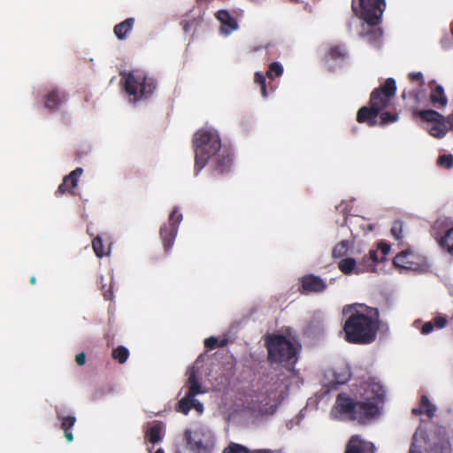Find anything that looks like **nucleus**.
Segmentation results:
<instances>
[{
    "label": "nucleus",
    "instance_id": "09e8293b",
    "mask_svg": "<svg viewBox=\"0 0 453 453\" xmlns=\"http://www.w3.org/2000/svg\"><path fill=\"white\" fill-rule=\"evenodd\" d=\"M30 282H31L32 284H34V283L35 282V276H33V277H31V278H30Z\"/></svg>",
    "mask_w": 453,
    "mask_h": 453
},
{
    "label": "nucleus",
    "instance_id": "2f4dec72",
    "mask_svg": "<svg viewBox=\"0 0 453 453\" xmlns=\"http://www.w3.org/2000/svg\"><path fill=\"white\" fill-rule=\"evenodd\" d=\"M163 428L159 425L153 426L147 432V437L150 443L155 444L162 439Z\"/></svg>",
    "mask_w": 453,
    "mask_h": 453
},
{
    "label": "nucleus",
    "instance_id": "72a5a7b5",
    "mask_svg": "<svg viewBox=\"0 0 453 453\" xmlns=\"http://www.w3.org/2000/svg\"><path fill=\"white\" fill-rule=\"evenodd\" d=\"M437 165L444 169L450 170L453 168V155L442 154L437 158Z\"/></svg>",
    "mask_w": 453,
    "mask_h": 453
},
{
    "label": "nucleus",
    "instance_id": "c85d7f7f",
    "mask_svg": "<svg viewBox=\"0 0 453 453\" xmlns=\"http://www.w3.org/2000/svg\"><path fill=\"white\" fill-rule=\"evenodd\" d=\"M222 453H250L249 449L238 443H230ZM251 453H279L276 451H269V450H257Z\"/></svg>",
    "mask_w": 453,
    "mask_h": 453
},
{
    "label": "nucleus",
    "instance_id": "4be33fe9",
    "mask_svg": "<svg viewBox=\"0 0 453 453\" xmlns=\"http://www.w3.org/2000/svg\"><path fill=\"white\" fill-rule=\"evenodd\" d=\"M217 19L221 23V33L229 35L238 28L237 21L226 10H219L215 14Z\"/></svg>",
    "mask_w": 453,
    "mask_h": 453
},
{
    "label": "nucleus",
    "instance_id": "423d86ee",
    "mask_svg": "<svg viewBox=\"0 0 453 453\" xmlns=\"http://www.w3.org/2000/svg\"><path fill=\"white\" fill-rule=\"evenodd\" d=\"M397 90L394 78H388L383 84L375 88L369 99V105L361 107L357 113H390L388 110Z\"/></svg>",
    "mask_w": 453,
    "mask_h": 453
},
{
    "label": "nucleus",
    "instance_id": "1a4fd4ad",
    "mask_svg": "<svg viewBox=\"0 0 453 453\" xmlns=\"http://www.w3.org/2000/svg\"><path fill=\"white\" fill-rule=\"evenodd\" d=\"M157 87L156 81L142 73H129L125 78V90L136 102L150 96Z\"/></svg>",
    "mask_w": 453,
    "mask_h": 453
},
{
    "label": "nucleus",
    "instance_id": "f8f14e48",
    "mask_svg": "<svg viewBox=\"0 0 453 453\" xmlns=\"http://www.w3.org/2000/svg\"><path fill=\"white\" fill-rule=\"evenodd\" d=\"M352 11L369 26L374 27L380 22L386 8L385 0H352Z\"/></svg>",
    "mask_w": 453,
    "mask_h": 453
},
{
    "label": "nucleus",
    "instance_id": "ea45409f",
    "mask_svg": "<svg viewBox=\"0 0 453 453\" xmlns=\"http://www.w3.org/2000/svg\"><path fill=\"white\" fill-rule=\"evenodd\" d=\"M434 329L433 321H427L426 322L422 327H421V334H428L433 332Z\"/></svg>",
    "mask_w": 453,
    "mask_h": 453
},
{
    "label": "nucleus",
    "instance_id": "6e6552de",
    "mask_svg": "<svg viewBox=\"0 0 453 453\" xmlns=\"http://www.w3.org/2000/svg\"><path fill=\"white\" fill-rule=\"evenodd\" d=\"M364 409L358 402L351 399L346 394L338 395L331 411L330 417L337 420H357L359 423L370 422L367 417H363Z\"/></svg>",
    "mask_w": 453,
    "mask_h": 453
},
{
    "label": "nucleus",
    "instance_id": "4468645a",
    "mask_svg": "<svg viewBox=\"0 0 453 453\" xmlns=\"http://www.w3.org/2000/svg\"><path fill=\"white\" fill-rule=\"evenodd\" d=\"M283 73V67L279 62H273L270 64L266 72V76L260 72L255 73L254 82L259 86L261 95L263 97H266L269 95L266 84V77L270 80H273L274 77H280Z\"/></svg>",
    "mask_w": 453,
    "mask_h": 453
},
{
    "label": "nucleus",
    "instance_id": "ddd939ff",
    "mask_svg": "<svg viewBox=\"0 0 453 453\" xmlns=\"http://www.w3.org/2000/svg\"><path fill=\"white\" fill-rule=\"evenodd\" d=\"M394 265L402 270L423 272L427 267V260L413 251L405 250L395 257Z\"/></svg>",
    "mask_w": 453,
    "mask_h": 453
},
{
    "label": "nucleus",
    "instance_id": "8fccbe9b",
    "mask_svg": "<svg viewBox=\"0 0 453 453\" xmlns=\"http://www.w3.org/2000/svg\"><path fill=\"white\" fill-rule=\"evenodd\" d=\"M154 453H164V450L162 449H158L157 451H155Z\"/></svg>",
    "mask_w": 453,
    "mask_h": 453
},
{
    "label": "nucleus",
    "instance_id": "9b49d317",
    "mask_svg": "<svg viewBox=\"0 0 453 453\" xmlns=\"http://www.w3.org/2000/svg\"><path fill=\"white\" fill-rule=\"evenodd\" d=\"M184 438L188 448L195 453H209L215 445L213 434L203 426H196L191 429H187Z\"/></svg>",
    "mask_w": 453,
    "mask_h": 453
},
{
    "label": "nucleus",
    "instance_id": "c9c22d12",
    "mask_svg": "<svg viewBox=\"0 0 453 453\" xmlns=\"http://www.w3.org/2000/svg\"><path fill=\"white\" fill-rule=\"evenodd\" d=\"M92 247L98 257H103L104 255H107L108 252H104L103 242L100 237H96L92 242Z\"/></svg>",
    "mask_w": 453,
    "mask_h": 453
},
{
    "label": "nucleus",
    "instance_id": "7c9ffc66",
    "mask_svg": "<svg viewBox=\"0 0 453 453\" xmlns=\"http://www.w3.org/2000/svg\"><path fill=\"white\" fill-rule=\"evenodd\" d=\"M328 56L333 60H340L346 58L347 52L343 45H334L328 49Z\"/></svg>",
    "mask_w": 453,
    "mask_h": 453
},
{
    "label": "nucleus",
    "instance_id": "c756f323",
    "mask_svg": "<svg viewBox=\"0 0 453 453\" xmlns=\"http://www.w3.org/2000/svg\"><path fill=\"white\" fill-rule=\"evenodd\" d=\"M409 81H411V86L408 88H425V80L422 73L414 72L410 73L408 75Z\"/></svg>",
    "mask_w": 453,
    "mask_h": 453
},
{
    "label": "nucleus",
    "instance_id": "473e14b6",
    "mask_svg": "<svg viewBox=\"0 0 453 453\" xmlns=\"http://www.w3.org/2000/svg\"><path fill=\"white\" fill-rule=\"evenodd\" d=\"M350 247V242L349 241H342L338 244H336L333 249V256L334 257H342L348 252Z\"/></svg>",
    "mask_w": 453,
    "mask_h": 453
},
{
    "label": "nucleus",
    "instance_id": "a878e982",
    "mask_svg": "<svg viewBox=\"0 0 453 453\" xmlns=\"http://www.w3.org/2000/svg\"><path fill=\"white\" fill-rule=\"evenodd\" d=\"M134 24V18H127L113 27V33L119 40H125L127 34L131 32Z\"/></svg>",
    "mask_w": 453,
    "mask_h": 453
},
{
    "label": "nucleus",
    "instance_id": "e433bc0d",
    "mask_svg": "<svg viewBox=\"0 0 453 453\" xmlns=\"http://www.w3.org/2000/svg\"><path fill=\"white\" fill-rule=\"evenodd\" d=\"M58 418L62 420L61 427L65 430H69L71 427H73L76 422V418L74 416H66V417H60L58 416Z\"/></svg>",
    "mask_w": 453,
    "mask_h": 453
},
{
    "label": "nucleus",
    "instance_id": "2eb2a0df",
    "mask_svg": "<svg viewBox=\"0 0 453 453\" xmlns=\"http://www.w3.org/2000/svg\"><path fill=\"white\" fill-rule=\"evenodd\" d=\"M399 119L398 115H357V121L367 127H388Z\"/></svg>",
    "mask_w": 453,
    "mask_h": 453
},
{
    "label": "nucleus",
    "instance_id": "cd10ccee",
    "mask_svg": "<svg viewBox=\"0 0 453 453\" xmlns=\"http://www.w3.org/2000/svg\"><path fill=\"white\" fill-rule=\"evenodd\" d=\"M439 244L441 249L447 250L449 254L453 256V227L449 229L440 239Z\"/></svg>",
    "mask_w": 453,
    "mask_h": 453
},
{
    "label": "nucleus",
    "instance_id": "dca6fc26",
    "mask_svg": "<svg viewBox=\"0 0 453 453\" xmlns=\"http://www.w3.org/2000/svg\"><path fill=\"white\" fill-rule=\"evenodd\" d=\"M349 378V370L346 367L328 369L324 373V385L334 388L336 385L345 383Z\"/></svg>",
    "mask_w": 453,
    "mask_h": 453
},
{
    "label": "nucleus",
    "instance_id": "f03ea898",
    "mask_svg": "<svg viewBox=\"0 0 453 453\" xmlns=\"http://www.w3.org/2000/svg\"><path fill=\"white\" fill-rule=\"evenodd\" d=\"M342 314L346 317L343 333L348 342L370 344L375 341L379 330L376 309L363 304L345 305Z\"/></svg>",
    "mask_w": 453,
    "mask_h": 453
},
{
    "label": "nucleus",
    "instance_id": "de8ad7c7",
    "mask_svg": "<svg viewBox=\"0 0 453 453\" xmlns=\"http://www.w3.org/2000/svg\"><path fill=\"white\" fill-rule=\"evenodd\" d=\"M183 29L187 32L189 29V25L188 23H185L183 25Z\"/></svg>",
    "mask_w": 453,
    "mask_h": 453
},
{
    "label": "nucleus",
    "instance_id": "bb28decb",
    "mask_svg": "<svg viewBox=\"0 0 453 453\" xmlns=\"http://www.w3.org/2000/svg\"><path fill=\"white\" fill-rule=\"evenodd\" d=\"M437 411L436 406L428 399L427 396L423 395L420 400L418 408H414L412 412L414 414H426L427 417L432 418Z\"/></svg>",
    "mask_w": 453,
    "mask_h": 453
},
{
    "label": "nucleus",
    "instance_id": "f3484780",
    "mask_svg": "<svg viewBox=\"0 0 453 453\" xmlns=\"http://www.w3.org/2000/svg\"><path fill=\"white\" fill-rule=\"evenodd\" d=\"M67 96L64 90L52 88L44 96V105L50 111H58L65 104Z\"/></svg>",
    "mask_w": 453,
    "mask_h": 453
},
{
    "label": "nucleus",
    "instance_id": "20e7f679",
    "mask_svg": "<svg viewBox=\"0 0 453 453\" xmlns=\"http://www.w3.org/2000/svg\"><path fill=\"white\" fill-rule=\"evenodd\" d=\"M355 396L364 409L363 417H367L371 421L380 416L384 405L385 389L379 380L369 379L362 382L357 388Z\"/></svg>",
    "mask_w": 453,
    "mask_h": 453
},
{
    "label": "nucleus",
    "instance_id": "f704fd0d",
    "mask_svg": "<svg viewBox=\"0 0 453 453\" xmlns=\"http://www.w3.org/2000/svg\"><path fill=\"white\" fill-rule=\"evenodd\" d=\"M128 355V349L123 346L118 347L112 352L113 357L117 359L120 364H123L127 361Z\"/></svg>",
    "mask_w": 453,
    "mask_h": 453
},
{
    "label": "nucleus",
    "instance_id": "0eeeda50",
    "mask_svg": "<svg viewBox=\"0 0 453 453\" xmlns=\"http://www.w3.org/2000/svg\"><path fill=\"white\" fill-rule=\"evenodd\" d=\"M269 358L275 363L292 366L297 360L299 345L281 335L270 336L267 339Z\"/></svg>",
    "mask_w": 453,
    "mask_h": 453
},
{
    "label": "nucleus",
    "instance_id": "a19ab883",
    "mask_svg": "<svg viewBox=\"0 0 453 453\" xmlns=\"http://www.w3.org/2000/svg\"><path fill=\"white\" fill-rule=\"evenodd\" d=\"M218 342H219L218 338H216V337H210V338H207L204 341V345H205L206 348H208L210 349H214L218 345Z\"/></svg>",
    "mask_w": 453,
    "mask_h": 453
},
{
    "label": "nucleus",
    "instance_id": "37998d69",
    "mask_svg": "<svg viewBox=\"0 0 453 453\" xmlns=\"http://www.w3.org/2000/svg\"><path fill=\"white\" fill-rule=\"evenodd\" d=\"M379 249L382 251L384 256L388 255L390 251V247L385 243H380Z\"/></svg>",
    "mask_w": 453,
    "mask_h": 453
},
{
    "label": "nucleus",
    "instance_id": "412c9836",
    "mask_svg": "<svg viewBox=\"0 0 453 453\" xmlns=\"http://www.w3.org/2000/svg\"><path fill=\"white\" fill-rule=\"evenodd\" d=\"M83 173V169L81 167L76 168L73 172H71L67 176H65L63 180V182L59 185L58 188V193L64 194L65 192H70L73 194V188H76L79 179Z\"/></svg>",
    "mask_w": 453,
    "mask_h": 453
},
{
    "label": "nucleus",
    "instance_id": "7ed1b4c3",
    "mask_svg": "<svg viewBox=\"0 0 453 453\" xmlns=\"http://www.w3.org/2000/svg\"><path fill=\"white\" fill-rule=\"evenodd\" d=\"M409 453H451V445L443 427L426 431L418 427L412 435Z\"/></svg>",
    "mask_w": 453,
    "mask_h": 453
},
{
    "label": "nucleus",
    "instance_id": "aec40b11",
    "mask_svg": "<svg viewBox=\"0 0 453 453\" xmlns=\"http://www.w3.org/2000/svg\"><path fill=\"white\" fill-rule=\"evenodd\" d=\"M374 446L372 442L362 440L359 436H352L345 453H373Z\"/></svg>",
    "mask_w": 453,
    "mask_h": 453
},
{
    "label": "nucleus",
    "instance_id": "5701e85b",
    "mask_svg": "<svg viewBox=\"0 0 453 453\" xmlns=\"http://www.w3.org/2000/svg\"><path fill=\"white\" fill-rule=\"evenodd\" d=\"M170 220L172 221L173 226L169 236L165 234V228L161 229V234L163 236L165 247L166 249H169L173 244V240L177 233V228L174 224H179L182 220V214L178 213L177 210H174L170 215Z\"/></svg>",
    "mask_w": 453,
    "mask_h": 453
},
{
    "label": "nucleus",
    "instance_id": "6ab92c4d",
    "mask_svg": "<svg viewBox=\"0 0 453 453\" xmlns=\"http://www.w3.org/2000/svg\"><path fill=\"white\" fill-rule=\"evenodd\" d=\"M302 289L305 293H321L326 290V283L319 276L308 274L302 278Z\"/></svg>",
    "mask_w": 453,
    "mask_h": 453
},
{
    "label": "nucleus",
    "instance_id": "79ce46f5",
    "mask_svg": "<svg viewBox=\"0 0 453 453\" xmlns=\"http://www.w3.org/2000/svg\"><path fill=\"white\" fill-rule=\"evenodd\" d=\"M75 361L79 365H83L86 362V355L84 353H80L76 356Z\"/></svg>",
    "mask_w": 453,
    "mask_h": 453
},
{
    "label": "nucleus",
    "instance_id": "58836bf2",
    "mask_svg": "<svg viewBox=\"0 0 453 453\" xmlns=\"http://www.w3.org/2000/svg\"><path fill=\"white\" fill-rule=\"evenodd\" d=\"M391 232H392L393 236L396 240H400L403 237V234H402V233H403V226H402V224L399 223V222L395 223L394 226H392Z\"/></svg>",
    "mask_w": 453,
    "mask_h": 453
},
{
    "label": "nucleus",
    "instance_id": "49530a36",
    "mask_svg": "<svg viewBox=\"0 0 453 453\" xmlns=\"http://www.w3.org/2000/svg\"><path fill=\"white\" fill-rule=\"evenodd\" d=\"M449 41L450 40H449V38L448 36H445L444 38H442L441 41V43L442 47L447 48Z\"/></svg>",
    "mask_w": 453,
    "mask_h": 453
},
{
    "label": "nucleus",
    "instance_id": "f257e3e1",
    "mask_svg": "<svg viewBox=\"0 0 453 453\" xmlns=\"http://www.w3.org/2000/svg\"><path fill=\"white\" fill-rule=\"evenodd\" d=\"M193 142L197 172L206 165L219 173L229 170L232 163L231 155L226 150L222 149L220 136L214 127H200L194 134Z\"/></svg>",
    "mask_w": 453,
    "mask_h": 453
},
{
    "label": "nucleus",
    "instance_id": "a211bd4d",
    "mask_svg": "<svg viewBox=\"0 0 453 453\" xmlns=\"http://www.w3.org/2000/svg\"><path fill=\"white\" fill-rule=\"evenodd\" d=\"M427 108L443 110L448 104V98L441 85L431 88L429 96H426Z\"/></svg>",
    "mask_w": 453,
    "mask_h": 453
},
{
    "label": "nucleus",
    "instance_id": "39448f33",
    "mask_svg": "<svg viewBox=\"0 0 453 453\" xmlns=\"http://www.w3.org/2000/svg\"><path fill=\"white\" fill-rule=\"evenodd\" d=\"M198 363L199 358L196 361L195 365L188 368L187 371V381L185 388L188 391L185 395L178 402L177 411L188 415L189 411L194 409L198 415L203 412V404L196 398L198 395H203L208 392V389L202 384L198 377Z\"/></svg>",
    "mask_w": 453,
    "mask_h": 453
},
{
    "label": "nucleus",
    "instance_id": "c03bdc74",
    "mask_svg": "<svg viewBox=\"0 0 453 453\" xmlns=\"http://www.w3.org/2000/svg\"><path fill=\"white\" fill-rule=\"evenodd\" d=\"M368 256L369 258L372 259L373 262H377L379 260L377 252L375 250H370Z\"/></svg>",
    "mask_w": 453,
    "mask_h": 453
},
{
    "label": "nucleus",
    "instance_id": "4c0bfd02",
    "mask_svg": "<svg viewBox=\"0 0 453 453\" xmlns=\"http://www.w3.org/2000/svg\"><path fill=\"white\" fill-rule=\"evenodd\" d=\"M432 321L436 329H442L447 325V319L444 316H436Z\"/></svg>",
    "mask_w": 453,
    "mask_h": 453
},
{
    "label": "nucleus",
    "instance_id": "393cba45",
    "mask_svg": "<svg viewBox=\"0 0 453 453\" xmlns=\"http://www.w3.org/2000/svg\"><path fill=\"white\" fill-rule=\"evenodd\" d=\"M339 270L345 275H359L364 271L357 265V262L352 257L342 258L338 262Z\"/></svg>",
    "mask_w": 453,
    "mask_h": 453
},
{
    "label": "nucleus",
    "instance_id": "b1692460",
    "mask_svg": "<svg viewBox=\"0 0 453 453\" xmlns=\"http://www.w3.org/2000/svg\"><path fill=\"white\" fill-rule=\"evenodd\" d=\"M278 400L275 395L269 396L268 399L265 398L263 400H259L256 405H254L251 409L254 411H257L261 414H273L277 407Z\"/></svg>",
    "mask_w": 453,
    "mask_h": 453
},
{
    "label": "nucleus",
    "instance_id": "9d476101",
    "mask_svg": "<svg viewBox=\"0 0 453 453\" xmlns=\"http://www.w3.org/2000/svg\"><path fill=\"white\" fill-rule=\"evenodd\" d=\"M399 111L411 113H439L437 111L427 108L426 88H404L401 94Z\"/></svg>",
    "mask_w": 453,
    "mask_h": 453
},
{
    "label": "nucleus",
    "instance_id": "a18cd8bd",
    "mask_svg": "<svg viewBox=\"0 0 453 453\" xmlns=\"http://www.w3.org/2000/svg\"><path fill=\"white\" fill-rule=\"evenodd\" d=\"M65 438L68 442H71L73 441V434L72 432H69L68 430H65Z\"/></svg>",
    "mask_w": 453,
    "mask_h": 453
}]
</instances>
